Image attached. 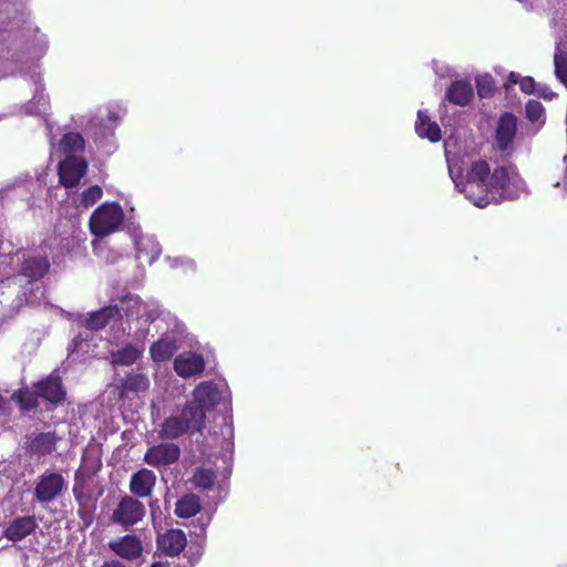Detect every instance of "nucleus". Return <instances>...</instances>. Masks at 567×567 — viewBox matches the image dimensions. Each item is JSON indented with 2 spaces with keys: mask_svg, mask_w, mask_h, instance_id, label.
Listing matches in <instances>:
<instances>
[{
  "mask_svg": "<svg viewBox=\"0 0 567 567\" xmlns=\"http://www.w3.org/2000/svg\"><path fill=\"white\" fill-rule=\"evenodd\" d=\"M489 177V165L486 161L472 162L465 179L455 182L456 187L475 206L484 208L491 203L498 204L499 197L492 193L487 179Z\"/></svg>",
  "mask_w": 567,
  "mask_h": 567,
  "instance_id": "obj_1",
  "label": "nucleus"
},
{
  "mask_svg": "<svg viewBox=\"0 0 567 567\" xmlns=\"http://www.w3.org/2000/svg\"><path fill=\"white\" fill-rule=\"evenodd\" d=\"M197 411H192L186 404L176 415L166 417L158 430V437L162 440H175L185 434L200 433L206 427L205 422H200Z\"/></svg>",
  "mask_w": 567,
  "mask_h": 567,
  "instance_id": "obj_2",
  "label": "nucleus"
},
{
  "mask_svg": "<svg viewBox=\"0 0 567 567\" xmlns=\"http://www.w3.org/2000/svg\"><path fill=\"white\" fill-rule=\"evenodd\" d=\"M124 221V212L117 203H104L91 215L89 226L96 237L115 233Z\"/></svg>",
  "mask_w": 567,
  "mask_h": 567,
  "instance_id": "obj_3",
  "label": "nucleus"
},
{
  "mask_svg": "<svg viewBox=\"0 0 567 567\" xmlns=\"http://www.w3.org/2000/svg\"><path fill=\"white\" fill-rule=\"evenodd\" d=\"M145 514L146 509L141 501L133 496L125 495L120 498L118 503L113 508L110 520L126 530L142 522Z\"/></svg>",
  "mask_w": 567,
  "mask_h": 567,
  "instance_id": "obj_4",
  "label": "nucleus"
},
{
  "mask_svg": "<svg viewBox=\"0 0 567 567\" xmlns=\"http://www.w3.org/2000/svg\"><path fill=\"white\" fill-rule=\"evenodd\" d=\"M65 488V480L58 472L45 471L38 477L33 497L40 504H49L58 498Z\"/></svg>",
  "mask_w": 567,
  "mask_h": 567,
  "instance_id": "obj_5",
  "label": "nucleus"
},
{
  "mask_svg": "<svg viewBox=\"0 0 567 567\" xmlns=\"http://www.w3.org/2000/svg\"><path fill=\"white\" fill-rule=\"evenodd\" d=\"M33 388L37 389L39 399L50 405L48 410L55 409L66 400V390L63 385L62 378L59 374H49L48 377L34 382Z\"/></svg>",
  "mask_w": 567,
  "mask_h": 567,
  "instance_id": "obj_6",
  "label": "nucleus"
},
{
  "mask_svg": "<svg viewBox=\"0 0 567 567\" xmlns=\"http://www.w3.org/2000/svg\"><path fill=\"white\" fill-rule=\"evenodd\" d=\"M219 402V391L212 382L199 383L194 392L193 399L186 403L192 411H197L200 422L206 423V412Z\"/></svg>",
  "mask_w": 567,
  "mask_h": 567,
  "instance_id": "obj_7",
  "label": "nucleus"
},
{
  "mask_svg": "<svg viewBox=\"0 0 567 567\" xmlns=\"http://www.w3.org/2000/svg\"><path fill=\"white\" fill-rule=\"evenodd\" d=\"M86 171L87 163L84 158L66 156L58 165L59 182L65 188H73L79 185Z\"/></svg>",
  "mask_w": 567,
  "mask_h": 567,
  "instance_id": "obj_8",
  "label": "nucleus"
},
{
  "mask_svg": "<svg viewBox=\"0 0 567 567\" xmlns=\"http://www.w3.org/2000/svg\"><path fill=\"white\" fill-rule=\"evenodd\" d=\"M181 449L174 443H159L147 449L144 462L153 467L168 466L178 461Z\"/></svg>",
  "mask_w": 567,
  "mask_h": 567,
  "instance_id": "obj_9",
  "label": "nucleus"
},
{
  "mask_svg": "<svg viewBox=\"0 0 567 567\" xmlns=\"http://www.w3.org/2000/svg\"><path fill=\"white\" fill-rule=\"evenodd\" d=\"M51 264L47 255L22 254L19 274L29 282L41 280L50 270Z\"/></svg>",
  "mask_w": 567,
  "mask_h": 567,
  "instance_id": "obj_10",
  "label": "nucleus"
},
{
  "mask_svg": "<svg viewBox=\"0 0 567 567\" xmlns=\"http://www.w3.org/2000/svg\"><path fill=\"white\" fill-rule=\"evenodd\" d=\"M517 133V117L509 112L503 113L495 130V144L501 152L512 148Z\"/></svg>",
  "mask_w": 567,
  "mask_h": 567,
  "instance_id": "obj_11",
  "label": "nucleus"
},
{
  "mask_svg": "<svg viewBox=\"0 0 567 567\" xmlns=\"http://www.w3.org/2000/svg\"><path fill=\"white\" fill-rule=\"evenodd\" d=\"M38 526L34 515L17 516L8 523L2 536L16 544L34 534Z\"/></svg>",
  "mask_w": 567,
  "mask_h": 567,
  "instance_id": "obj_12",
  "label": "nucleus"
},
{
  "mask_svg": "<svg viewBox=\"0 0 567 567\" xmlns=\"http://www.w3.org/2000/svg\"><path fill=\"white\" fill-rule=\"evenodd\" d=\"M109 548L118 557L126 560H136L143 554L141 538L135 534H126L109 543Z\"/></svg>",
  "mask_w": 567,
  "mask_h": 567,
  "instance_id": "obj_13",
  "label": "nucleus"
},
{
  "mask_svg": "<svg viewBox=\"0 0 567 567\" xmlns=\"http://www.w3.org/2000/svg\"><path fill=\"white\" fill-rule=\"evenodd\" d=\"M60 440L61 437L55 431L40 432L29 436L25 450L30 455L44 457L55 451L56 444Z\"/></svg>",
  "mask_w": 567,
  "mask_h": 567,
  "instance_id": "obj_14",
  "label": "nucleus"
},
{
  "mask_svg": "<svg viewBox=\"0 0 567 567\" xmlns=\"http://www.w3.org/2000/svg\"><path fill=\"white\" fill-rule=\"evenodd\" d=\"M205 365L203 355L190 351L177 355L174 360L175 372L184 379L202 374Z\"/></svg>",
  "mask_w": 567,
  "mask_h": 567,
  "instance_id": "obj_15",
  "label": "nucleus"
},
{
  "mask_svg": "<svg viewBox=\"0 0 567 567\" xmlns=\"http://www.w3.org/2000/svg\"><path fill=\"white\" fill-rule=\"evenodd\" d=\"M156 484V475L148 468H141L130 478V492L135 498H146L152 495Z\"/></svg>",
  "mask_w": 567,
  "mask_h": 567,
  "instance_id": "obj_16",
  "label": "nucleus"
},
{
  "mask_svg": "<svg viewBox=\"0 0 567 567\" xmlns=\"http://www.w3.org/2000/svg\"><path fill=\"white\" fill-rule=\"evenodd\" d=\"M186 545V535L182 529H169L157 538L158 549L171 557L178 556Z\"/></svg>",
  "mask_w": 567,
  "mask_h": 567,
  "instance_id": "obj_17",
  "label": "nucleus"
},
{
  "mask_svg": "<svg viewBox=\"0 0 567 567\" xmlns=\"http://www.w3.org/2000/svg\"><path fill=\"white\" fill-rule=\"evenodd\" d=\"M122 312L117 305H111L91 312L86 318V328L90 330H101L105 328L112 320H121Z\"/></svg>",
  "mask_w": 567,
  "mask_h": 567,
  "instance_id": "obj_18",
  "label": "nucleus"
},
{
  "mask_svg": "<svg viewBox=\"0 0 567 567\" xmlns=\"http://www.w3.org/2000/svg\"><path fill=\"white\" fill-rule=\"evenodd\" d=\"M474 92L471 83L464 80L453 81L446 89L445 99L454 105L465 106L473 100Z\"/></svg>",
  "mask_w": 567,
  "mask_h": 567,
  "instance_id": "obj_19",
  "label": "nucleus"
},
{
  "mask_svg": "<svg viewBox=\"0 0 567 567\" xmlns=\"http://www.w3.org/2000/svg\"><path fill=\"white\" fill-rule=\"evenodd\" d=\"M95 475L76 470L74 473L73 496L78 504L87 503L91 499V485Z\"/></svg>",
  "mask_w": 567,
  "mask_h": 567,
  "instance_id": "obj_20",
  "label": "nucleus"
},
{
  "mask_svg": "<svg viewBox=\"0 0 567 567\" xmlns=\"http://www.w3.org/2000/svg\"><path fill=\"white\" fill-rule=\"evenodd\" d=\"M178 350L177 341L173 337H163L150 347V354L155 362H165Z\"/></svg>",
  "mask_w": 567,
  "mask_h": 567,
  "instance_id": "obj_21",
  "label": "nucleus"
},
{
  "mask_svg": "<svg viewBox=\"0 0 567 567\" xmlns=\"http://www.w3.org/2000/svg\"><path fill=\"white\" fill-rule=\"evenodd\" d=\"M415 132L422 138H427L432 143H436L442 138V132L436 122H431L424 111L417 112L415 122Z\"/></svg>",
  "mask_w": 567,
  "mask_h": 567,
  "instance_id": "obj_22",
  "label": "nucleus"
},
{
  "mask_svg": "<svg viewBox=\"0 0 567 567\" xmlns=\"http://www.w3.org/2000/svg\"><path fill=\"white\" fill-rule=\"evenodd\" d=\"M18 296V291L9 281L0 282V318H6L11 316L18 305L16 303V297Z\"/></svg>",
  "mask_w": 567,
  "mask_h": 567,
  "instance_id": "obj_23",
  "label": "nucleus"
},
{
  "mask_svg": "<svg viewBox=\"0 0 567 567\" xmlns=\"http://www.w3.org/2000/svg\"><path fill=\"white\" fill-rule=\"evenodd\" d=\"M12 400L17 403L19 410L22 413H28L34 411L39 408V395L37 394V389L32 386V389L24 386L18 389L12 394Z\"/></svg>",
  "mask_w": 567,
  "mask_h": 567,
  "instance_id": "obj_24",
  "label": "nucleus"
},
{
  "mask_svg": "<svg viewBox=\"0 0 567 567\" xmlns=\"http://www.w3.org/2000/svg\"><path fill=\"white\" fill-rule=\"evenodd\" d=\"M202 509L199 496L189 493L182 496L175 504L174 513L179 518H190Z\"/></svg>",
  "mask_w": 567,
  "mask_h": 567,
  "instance_id": "obj_25",
  "label": "nucleus"
},
{
  "mask_svg": "<svg viewBox=\"0 0 567 567\" xmlns=\"http://www.w3.org/2000/svg\"><path fill=\"white\" fill-rule=\"evenodd\" d=\"M150 386V380L145 374L142 373H128L124 379L121 380L120 384V396L123 398L130 392H142L146 391Z\"/></svg>",
  "mask_w": 567,
  "mask_h": 567,
  "instance_id": "obj_26",
  "label": "nucleus"
},
{
  "mask_svg": "<svg viewBox=\"0 0 567 567\" xmlns=\"http://www.w3.org/2000/svg\"><path fill=\"white\" fill-rule=\"evenodd\" d=\"M493 194L499 197V202L505 198L504 192L509 184V173L504 166L496 167L493 173L489 172L487 179Z\"/></svg>",
  "mask_w": 567,
  "mask_h": 567,
  "instance_id": "obj_27",
  "label": "nucleus"
},
{
  "mask_svg": "<svg viewBox=\"0 0 567 567\" xmlns=\"http://www.w3.org/2000/svg\"><path fill=\"white\" fill-rule=\"evenodd\" d=\"M59 145L62 152L65 154V157L74 156L76 153L84 152L85 140L80 133L69 132L62 136Z\"/></svg>",
  "mask_w": 567,
  "mask_h": 567,
  "instance_id": "obj_28",
  "label": "nucleus"
},
{
  "mask_svg": "<svg viewBox=\"0 0 567 567\" xmlns=\"http://www.w3.org/2000/svg\"><path fill=\"white\" fill-rule=\"evenodd\" d=\"M142 352L133 344H126L122 349L112 353V363L114 365H132L141 357Z\"/></svg>",
  "mask_w": 567,
  "mask_h": 567,
  "instance_id": "obj_29",
  "label": "nucleus"
},
{
  "mask_svg": "<svg viewBox=\"0 0 567 567\" xmlns=\"http://www.w3.org/2000/svg\"><path fill=\"white\" fill-rule=\"evenodd\" d=\"M102 468L101 456L95 449H85L79 470L96 475Z\"/></svg>",
  "mask_w": 567,
  "mask_h": 567,
  "instance_id": "obj_30",
  "label": "nucleus"
},
{
  "mask_svg": "<svg viewBox=\"0 0 567 567\" xmlns=\"http://www.w3.org/2000/svg\"><path fill=\"white\" fill-rule=\"evenodd\" d=\"M190 481L195 488L203 491L212 489L215 485L216 474L209 468H197Z\"/></svg>",
  "mask_w": 567,
  "mask_h": 567,
  "instance_id": "obj_31",
  "label": "nucleus"
},
{
  "mask_svg": "<svg viewBox=\"0 0 567 567\" xmlns=\"http://www.w3.org/2000/svg\"><path fill=\"white\" fill-rule=\"evenodd\" d=\"M554 68L556 79L567 87V50L558 44L554 53Z\"/></svg>",
  "mask_w": 567,
  "mask_h": 567,
  "instance_id": "obj_32",
  "label": "nucleus"
},
{
  "mask_svg": "<svg viewBox=\"0 0 567 567\" xmlns=\"http://www.w3.org/2000/svg\"><path fill=\"white\" fill-rule=\"evenodd\" d=\"M526 117L533 123L545 122V107L537 100H529L525 107Z\"/></svg>",
  "mask_w": 567,
  "mask_h": 567,
  "instance_id": "obj_33",
  "label": "nucleus"
},
{
  "mask_svg": "<svg viewBox=\"0 0 567 567\" xmlns=\"http://www.w3.org/2000/svg\"><path fill=\"white\" fill-rule=\"evenodd\" d=\"M103 196V190L99 185L89 187L82 193L81 204L84 207L93 206Z\"/></svg>",
  "mask_w": 567,
  "mask_h": 567,
  "instance_id": "obj_34",
  "label": "nucleus"
},
{
  "mask_svg": "<svg viewBox=\"0 0 567 567\" xmlns=\"http://www.w3.org/2000/svg\"><path fill=\"white\" fill-rule=\"evenodd\" d=\"M476 90L480 97H491L495 91L493 79L491 76L476 79Z\"/></svg>",
  "mask_w": 567,
  "mask_h": 567,
  "instance_id": "obj_35",
  "label": "nucleus"
},
{
  "mask_svg": "<svg viewBox=\"0 0 567 567\" xmlns=\"http://www.w3.org/2000/svg\"><path fill=\"white\" fill-rule=\"evenodd\" d=\"M519 89L526 94H533L536 91V82L532 76H524L519 80Z\"/></svg>",
  "mask_w": 567,
  "mask_h": 567,
  "instance_id": "obj_36",
  "label": "nucleus"
},
{
  "mask_svg": "<svg viewBox=\"0 0 567 567\" xmlns=\"http://www.w3.org/2000/svg\"><path fill=\"white\" fill-rule=\"evenodd\" d=\"M78 515L79 517L86 524H91L93 520V514L91 509L87 507V503L78 504Z\"/></svg>",
  "mask_w": 567,
  "mask_h": 567,
  "instance_id": "obj_37",
  "label": "nucleus"
},
{
  "mask_svg": "<svg viewBox=\"0 0 567 567\" xmlns=\"http://www.w3.org/2000/svg\"><path fill=\"white\" fill-rule=\"evenodd\" d=\"M534 94L549 101L556 96V93H554L551 89L546 84H536V91Z\"/></svg>",
  "mask_w": 567,
  "mask_h": 567,
  "instance_id": "obj_38",
  "label": "nucleus"
},
{
  "mask_svg": "<svg viewBox=\"0 0 567 567\" xmlns=\"http://www.w3.org/2000/svg\"><path fill=\"white\" fill-rule=\"evenodd\" d=\"M10 410L9 401L0 394V417L8 416L10 414Z\"/></svg>",
  "mask_w": 567,
  "mask_h": 567,
  "instance_id": "obj_39",
  "label": "nucleus"
},
{
  "mask_svg": "<svg viewBox=\"0 0 567 567\" xmlns=\"http://www.w3.org/2000/svg\"><path fill=\"white\" fill-rule=\"evenodd\" d=\"M102 567H125L122 563L118 560H110L105 561Z\"/></svg>",
  "mask_w": 567,
  "mask_h": 567,
  "instance_id": "obj_40",
  "label": "nucleus"
},
{
  "mask_svg": "<svg viewBox=\"0 0 567 567\" xmlns=\"http://www.w3.org/2000/svg\"><path fill=\"white\" fill-rule=\"evenodd\" d=\"M564 164H565V174H564L563 184H564L565 188L567 189V155L564 156Z\"/></svg>",
  "mask_w": 567,
  "mask_h": 567,
  "instance_id": "obj_41",
  "label": "nucleus"
},
{
  "mask_svg": "<svg viewBox=\"0 0 567 567\" xmlns=\"http://www.w3.org/2000/svg\"><path fill=\"white\" fill-rule=\"evenodd\" d=\"M151 567H169L168 563L157 561L153 563Z\"/></svg>",
  "mask_w": 567,
  "mask_h": 567,
  "instance_id": "obj_42",
  "label": "nucleus"
},
{
  "mask_svg": "<svg viewBox=\"0 0 567 567\" xmlns=\"http://www.w3.org/2000/svg\"><path fill=\"white\" fill-rule=\"evenodd\" d=\"M515 76L514 73H511V80L514 82V83H517V80H514L513 78Z\"/></svg>",
  "mask_w": 567,
  "mask_h": 567,
  "instance_id": "obj_43",
  "label": "nucleus"
}]
</instances>
